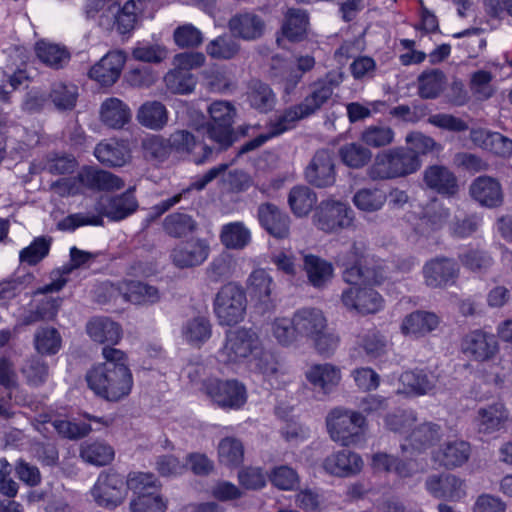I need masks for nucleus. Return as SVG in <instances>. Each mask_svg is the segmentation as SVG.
<instances>
[{
    "mask_svg": "<svg viewBox=\"0 0 512 512\" xmlns=\"http://www.w3.org/2000/svg\"><path fill=\"white\" fill-rule=\"evenodd\" d=\"M249 105L261 113L271 111L276 104V97L270 86L260 80H251L247 90Z\"/></svg>",
    "mask_w": 512,
    "mask_h": 512,
    "instance_id": "obj_39",
    "label": "nucleus"
},
{
    "mask_svg": "<svg viewBox=\"0 0 512 512\" xmlns=\"http://www.w3.org/2000/svg\"><path fill=\"white\" fill-rule=\"evenodd\" d=\"M125 62L123 51H110L91 67L88 75L102 86H111L119 79Z\"/></svg>",
    "mask_w": 512,
    "mask_h": 512,
    "instance_id": "obj_20",
    "label": "nucleus"
},
{
    "mask_svg": "<svg viewBox=\"0 0 512 512\" xmlns=\"http://www.w3.org/2000/svg\"><path fill=\"white\" fill-rule=\"evenodd\" d=\"M201 390L222 409L238 410L247 401L246 387L237 379L209 377L203 380Z\"/></svg>",
    "mask_w": 512,
    "mask_h": 512,
    "instance_id": "obj_8",
    "label": "nucleus"
},
{
    "mask_svg": "<svg viewBox=\"0 0 512 512\" xmlns=\"http://www.w3.org/2000/svg\"><path fill=\"white\" fill-rule=\"evenodd\" d=\"M210 121L206 124V132L213 142L218 144L219 151L227 150L237 141L233 129L236 108L224 100L214 101L208 108Z\"/></svg>",
    "mask_w": 512,
    "mask_h": 512,
    "instance_id": "obj_6",
    "label": "nucleus"
},
{
    "mask_svg": "<svg viewBox=\"0 0 512 512\" xmlns=\"http://www.w3.org/2000/svg\"><path fill=\"white\" fill-rule=\"evenodd\" d=\"M341 301L348 310H354L360 314H373L382 308L381 295L372 288H361L353 285L344 289Z\"/></svg>",
    "mask_w": 512,
    "mask_h": 512,
    "instance_id": "obj_15",
    "label": "nucleus"
},
{
    "mask_svg": "<svg viewBox=\"0 0 512 512\" xmlns=\"http://www.w3.org/2000/svg\"><path fill=\"white\" fill-rule=\"evenodd\" d=\"M309 118L299 104L284 109L273 121L269 123L268 131L272 138L277 137L296 127L297 123Z\"/></svg>",
    "mask_w": 512,
    "mask_h": 512,
    "instance_id": "obj_44",
    "label": "nucleus"
},
{
    "mask_svg": "<svg viewBox=\"0 0 512 512\" xmlns=\"http://www.w3.org/2000/svg\"><path fill=\"white\" fill-rule=\"evenodd\" d=\"M336 166L328 149H319L305 168V180L316 188L332 187L336 182Z\"/></svg>",
    "mask_w": 512,
    "mask_h": 512,
    "instance_id": "obj_12",
    "label": "nucleus"
},
{
    "mask_svg": "<svg viewBox=\"0 0 512 512\" xmlns=\"http://www.w3.org/2000/svg\"><path fill=\"white\" fill-rule=\"evenodd\" d=\"M338 152L343 164L352 169L363 168L372 158V152L356 142L342 145Z\"/></svg>",
    "mask_w": 512,
    "mask_h": 512,
    "instance_id": "obj_49",
    "label": "nucleus"
},
{
    "mask_svg": "<svg viewBox=\"0 0 512 512\" xmlns=\"http://www.w3.org/2000/svg\"><path fill=\"white\" fill-rule=\"evenodd\" d=\"M235 262L229 253L223 252L213 258L206 268L209 282L219 283L229 279L234 272Z\"/></svg>",
    "mask_w": 512,
    "mask_h": 512,
    "instance_id": "obj_56",
    "label": "nucleus"
},
{
    "mask_svg": "<svg viewBox=\"0 0 512 512\" xmlns=\"http://www.w3.org/2000/svg\"><path fill=\"white\" fill-rule=\"evenodd\" d=\"M162 228L169 237L181 239L194 234L198 229V223L192 215L177 211L164 218Z\"/></svg>",
    "mask_w": 512,
    "mask_h": 512,
    "instance_id": "obj_34",
    "label": "nucleus"
},
{
    "mask_svg": "<svg viewBox=\"0 0 512 512\" xmlns=\"http://www.w3.org/2000/svg\"><path fill=\"white\" fill-rule=\"evenodd\" d=\"M100 119L109 128L121 129L130 121L131 111L122 100L107 98L101 104Z\"/></svg>",
    "mask_w": 512,
    "mask_h": 512,
    "instance_id": "obj_31",
    "label": "nucleus"
},
{
    "mask_svg": "<svg viewBox=\"0 0 512 512\" xmlns=\"http://www.w3.org/2000/svg\"><path fill=\"white\" fill-rule=\"evenodd\" d=\"M326 425L332 440L349 446L362 440L367 424L362 413L335 408L327 415Z\"/></svg>",
    "mask_w": 512,
    "mask_h": 512,
    "instance_id": "obj_5",
    "label": "nucleus"
},
{
    "mask_svg": "<svg viewBox=\"0 0 512 512\" xmlns=\"http://www.w3.org/2000/svg\"><path fill=\"white\" fill-rule=\"evenodd\" d=\"M312 219L317 229L327 234H335L352 227L355 215L347 203L327 199L316 206Z\"/></svg>",
    "mask_w": 512,
    "mask_h": 512,
    "instance_id": "obj_9",
    "label": "nucleus"
},
{
    "mask_svg": "<svg viewBox=\"0 0 512 512\" xmlns=\"http://www.w3.org/2000/svg\"><path fill=\"white\" fill-rule=\"evenodd\" d=\"M309 16L305 10L290 8L282 25L283 35L291 42L302 41L307 32Z\"/></svg>",
    "mask_w": 512,
    "mask_h": 512,
    "instance_id": "obj_41",
    "label": "nucleus"
},
{
    "mask_svg": "<svg viewBox=\"0 0 512 512\" xmlns=\"http://www.w3.org/2000/svg\"><path fill=\"white\" fill-rule=\"evenodd\" d=\"M86 331L98 343L116 344L121 339L122 330L118 323L107 317H94L88 321Z\"/></svg>",
    "mask_w": 512,
    "mask_h": 512,
    "instance_id": "obj_33",
    "label": "nucleus"
},
{
    "mask_svg": "<svg viewBox=\"0 0 512 512\" xmlns=\"http://www.w3.org/2000/svg\"><path fill=\"white\" fill-rule=\"evenodd\" d=\"M210 246L206 239L196 238L176 245L170 253L172 263L181 269L192 268L206 261Z\"/></svg>",
    "mask_w": 512,
    "mask_h": 512,
    "instance_id": "obj_16",
    "label": "nucleus"
},
{
    "mask_svg": "<svg viewBox=\"0 0 512 512\" xmlns=\"http://www.w3.org/2000/svg\"><path fill=\"white\" fill-rule=\"evenodd\" d=\"M246 309V291L239 283L228 282L215 294L213 312L221 326H234L243 321Z\"/></svg>",
    "mask_w": 512,
    "mask_h": 512,
    "instance_id": "obj_4",
    "label": "nucleus"
},
{
    "mask_svg": "<svg viewBox=\"0 0 512 512\" xmlns=\"http://www.w3.org/2000/svg\"><path fill=\"white\" fill-rule=\"evenodd\" d=\"M394 131L385 125H370L360 134L363 144L372 148H381L390 145L394 141Z\"/></svg>",
    "mask_w": 512,
    "mask_h": 512,
    "instance_id": "obj_58",
    "label": "nucleus"
},
{
    "mask_svg": "<svg viewBox=\"0 0 512 512\" xmlns=\"http://www.w3.org/2000/svg\"><path fill=\"white\" fill-rule=\"evenodd\" d=\"M53 428L59 436L69 440H78L86 437L91 431V425L86 422H75L65 419H55L52 421Z\"/></svg>",
    "mask_w": 512,
    "mask_h": 512,
    "instance_id": "obj_63",
    "label": "nucleus"
},
{
    "mask_svg": "<svg viewBox=\"0 0 512 512\" xmlns=\"http://www.w3.org/2000/svg\"><path fill=\"white\" fill-rule=\"evenodd\" d=\"M426 185L440 194L454 195L458 190L455 175L446 167L434 165L424 173Z\"/></svg>",
    "mask_w": 512,
    "mask_h": 512,
    "instance_id": "obj_35",
    "label": "nucleus"
},
{
    "mask_svg": "<svg viewBox=\"0 0 512 512\" xmlns=\"http://www.w3.org/2000/svg\"><path fill=\"white\" fill-rule=\"evenodd\" d=\"M94 155L107 167H122L130 157L128 148L117 141L100 142L95 147Z\"/></svg>",
    "mask_w": 512,
    "mask_h": 512,
    "instance_id": "obj_38",
    "label": "nucleus"
},
{
    "mask_svg": "<svg viewBox=\"0 0 512 512\" xmlns=\"http://www.w3.org/2000/svg\"><path fill=\"white\" fill-rule=\"evenodd\" d=\"M268 479L273 486L283 491L294 490L300 482L297 471L287 465L274 467L269 473Z\"/></svg>",
    "mask_w": 512,
    "mask_h": 512,
    "instance_id": "obj_61",
    "label": "nucleus"
},
{
    "mask_svg": "<svg viewBox=\"0 0 512 512\" xmlns=\"http://www.w3.org/2000/svg\"><path fill=\"white\" fill-rule=\"evenodd\" d=\"M90 493L98 506L115 509L127 495L125 479L113 469L101 471Z\"/></svg>",
    "mask_w": 512,
    "mask_h": 512,
    "instance_id": "obj_10",
    "label": "nucleus"
},
{
    "mask_svg": "<svg viewBox=\"0 0 512 512\" xmlns=\"http://www.w3.org/2000/svg\"><path fill=\"white\" fill-rule=\"evenodd\" d=\"M34 347L41 356H52L62 347V337L53 327L38 328L34 334Z\"/></svg>",
    "mask_w": 512,
    "mask_h": 512,
    "instance_id": "obj_46",
    "label": "nucleus"
},
{
    "mask_svg": "<svg viewBox=\"0 0 512 512\" xmlns=\"http://www.w3.org/2000/svg\"><path fill=\"white\" fill-rule=\"evenodd\" d=\"M333 259L338 267L344 268L343 280L350 285H359L361 268L366 264L367 259L365 244L354 241L349 247L342 246Z\"/></svg>",
    "mask_w": 512,
    "mask_h": 512,
    "instance_id": "obj_13",
    "label": "nucleus"
},
{
    "mask_svg": "<svg viewBox=\"0 0 512 512\" xmlns=\"http://www.w3.org/2000/svg\"><path fill=\"white\" fill-rule=\"evenodd\" d=\"M137 121L151 130H161L168 123V111L160 101H147L143 103L136 115Z\"/></svg>",
    "mask_w": 512,
    "mask_h": 512,
    "instance_id": "obj_36",
    "label": "nucleus"
},
{
    "mask_svg": "<svg viewBox=\"0 0 512 512\" xmlns=\"http://www.w3.org/2000/svg\"><path fill=\"white\" fill-rule=\"evenodd\" d=\"M79 181L85 187L97 191H112L124 188L125 182L111 172L85 167L79 174Z\"/></svg>",
    "mask_w": 512,
    "mask_h": 512,
    "instance_id": "obj_29",
    "label": "nucleus"
},
{
    "mask_svg": "<svg viewBox=\"0 0 512 512\" xmlns=\"http://www.w3.org/2000/svg\"><path fill=\"white\" fill-rule=\"evenodd\" d=\"M183 337L193 345L206 342L212 334V326L208 318L198 316L188 320L182 328Z\"/></svg>",
    "mask_w": 512,
    "mask_h": 512,
    "instance_id": "obj_50",
    "label": "nucleus"
},
{
    "mask_svg": "<svg viewBox=\"0 0 512 512\" xmlns=\"http://www.w3.org/2000/svg\"><path fill=\"white\" fill-rule=\"evenodd\" d=\"M107 289L111 294H120L126 301L135 305H154L161 299V293L156 286L139 280L126 281L119 288L110 285Z\"/></svg>",
    "mask_w": 512,
    "mask_h": 512,
    "instance_id": "obj_21",
    "label": "nucleus"
},
{
    "mask_svg": "<svg viewBox=\"0 0 512 512\" xmlns=\"http://www.w3.org/2000/svg\"><path fill=\"white\" fill-rule=\"evenodd\" d=\"M21 372L29 385L38 387L46 382L49 367L40 356L34 355L25 361Z\"/></svg>",
    "mask_w": 512,
    "mask_h": 512,
    "instance_id": "obj_59",
    "label": "nucleus"
},
{
    "mask_svg": "<svg viewBox=\"0 0 512 512\" xmlns=\"http://www.w3.org/2000/svg\"><path fill=\"white\" fill-rule=\"evenodd\" d=\"M53 239L51 236H39L34 238L29 246L23 248L19 253L21 263L35 266L48 256Z\"/></svg>",
    "mask_w": 512,
    "mask_h": 512,
    "instance_id": "obj_51",
    "label": "nucleus"
},
{
    "mask_svg": "<svg viewBox=\"0 0 512 512\" xmlns=\"http://www.w3.org/2000/svg\"><path fill=\"white\" fill-rule=\"evenodd\" d=\"M470 139L479 148L496 156L507 158L512 155V140L499 132L476 128L471 130Z\"/></svg>",
    "mask_w": 512,
    "mask_h": 512,
    "instance_id": "obj_24",
    "label": "nucleus"
},
{
    "mask_svg": "<svg viewBox=\"0 0 512 512\" xmlns=\"http://www.w3.org/2000/svg\"><path fill=\"white\" fill-rule=\"evenodd\" d=\"M416 170V150L410 147H395L378 153L367 169L373 180H388L402 177Z\"/></svg>",
    "mask_w": 512,
    "mask_h": 512,
    "instance_id": "obj_3",
    "label": "nucleus"
},
{
    "mask_svg": "<svg viewBox=\"0 0 512 512\" xmlns=\"http://www.w3.org/2000/svg\"><path fill=\"white\" fill-rule=\"evenodd\" d=\"M343 79L341 71L331 70L308 85L306 96L298 103L308 117L319 112L331 100L335 89L340 86Z\"/></svg>",
    "mask_w": 512,
    "mask_h": 512,
    "instance_id": "obj_11",
    "label": "nucleus"
},
{
    "mask_svg": "<svg viewBox=\"0 0 512 512\" xmlns=\"http://www.w3.org/2000/svg\"><path fill=\"white\" fill-rule=\"evenodd\" d=\"M227 27L237 39L256 41L265 34L266 22L254 11H241L229 19Z\"/></svg>",
    "mask_w": 512,
    "mask_h": 512,
    "instance_id": "obj_14",
    "label": "nucleus"
},
{
    "mask_svg": "<svg viewBox=\"0 0 512 512\" xmlns=\"http://www.w3.org/2000/svg\"><path fill=\"white\" fill-rule=\"evenodd\" d=\"M470 194L482 206L495 208L502 205L504 195L500 182L490 176H479L470 185Z\"/></svg>",
    "mask_w": 512,
    "mask_h": 512,
    "instance_id": "obj_25",
    "label": "nucleus"
},
{
    "mask_svg": "<svg viewBox=\"0 0 512 512\" xmlns=\"http://www.w3.org/2000/svg\"><path fill=\"white\" fill-rule=\"evenodd\" d=\"M425 283L433 288L454 284L459 276V265L451 258L436 257L422 269Z\"/></svg>",
    "mask_w": 512,
    "mask_h": 512,
    "instance_id": "obj_18",
    "label": "nucleus"
},
{
    "mask_svg": "<svg viewBox=\"0 0 512 512\" xmlns=\"http://www.w3.org/2000/svg\"><path fill=\"white\" fill-rule=\"evenodd\" d=\"M167 502L158 493L137 495L130 502L131 512H165Z\"/></svg>",
    "mask_w": 512,
    "mask_h": 512,
    "instance_id": "obj_64",
    "label": "nucleus"
},
{
    "mask_svg": "<svg viewBox=\"0 0 512 512\" xmlns=\"http://www.w3.org/2000/svg\"><path fill=\"white\" fill-rule=\"evenodd\" d=\"M173 40L181 49L198 48L204 41V35L193 24L185 23L174 29Z\"/></svg>",
    "mask_w": 512,
    "mask_h": 512,
    "instance_id": "obj_60",
    "label": "nucleus"
},
{
    "mask_svg": "<svg viewBox=\"0 0 512 512\" xmlns=\"http://www.w3.org/2000/svg\"><path fill=\"white\" fill-rule=\"evenodd\" d=\"M479 430L493 433L505 427L508 411L502 403H495L478 410Z\"/></svg>",
    "mask_w": 512,
    "mask_h": 512,
    "instance_id": "obj_42",
    "label": "nucleus"
},
{
    "mask_svg": "<svg viewBox=\"0 0 512 512\" xmlns=\"http://www.w3.org/2000/svg\"><path fill=\"white\" fill-rule=\"evenodd\" d=\"M105 362L86 374L88 387L99 397L118 402L127 397L133 387V375L125 352L111 346L102 349Z\"/></svg>",
    "mask_w": 512,
    "mask_h": 512,
    "instance_id": "obj_1",
    "label": "nucleus"
},
{
    "mask_svg": "<svg viewBox=\"0 0 512 512\" xmlns=\"http://www.w3.org/2000/svg\"><path fill=\"white\" fill-rule=\"evenodd\" d=\"M363 461L360 455L350 450H341L325 458L323 467L329 474L338 477L356 475L362 469Z\"/></svg>",
    "mask_w": 512,
    "mask_h": 512,
    "instance_id": "obj_26",
    "label": "nucleus"
},
{
    "mask_svg": "<svg viewBox=\"0 0 512 512\" xmlns=\"http://www.w3.org/2000/svg\"><path fill=\"white\" fill-rule=\"evenodd\" d=\"M461 349L464 354L477 361H486L497 353L498 343L493 334L475 330L464 336Z\"/></svg>",
    "mask_w": 512,
    "mask_h": 512,
    "instance_id": "obj_22",
    "label": "nucleus"
},
{
    "mask_svg": "<svg viewBox=\"0 0 512 512\" xmlns=\"http://www.w3.org/2000/svg\"><path fill=\"white\" fill-rule=\"evenodd\" d=\"M303 269L306 272L309 284L318 289L326 286L332 279L334 272L331 262L313 254L304 256Z\"/></svg>",
    "mask_w": 512,
    "mask_h": 512,
    "instance_id": "obj_32",
    "label": "nucleus"
},
{
    "mask_svg": "<svg viewBox=\"0 0 512 512\" xmlns=\"http://www.w3.org/2000/svg\"><path fill=\"white\" fill-rule=\"evenodd\" d=\"M126 489L136 496L141 494H155L160 492L161 482L150 472H130L125 480Z\"/></svg>",
    "mask_w": 512,
    "mask_h": 512,
    "instance_id": "obj_48",
    "label": "nucleus"
},
{
    "mask_svg": "<svg viewBox=\"0 0 512 512\" xmlns=\"http://www.w3.org/2000/svg\"><path fill=\"white\" fill-rule=\"evenodd\" d=\"M142 11L140 0H128L118 11L115 17V27L120 34H128L134 30L138 15Z\"/></svg>",
    "mask_w": 512,
    "mask_h": 512,
    "instance_id": "obj_53",
    "label": "nucleus"
},
{
    "mask_svg": "<svg viewBox=\"0 0 512 512\" xmlns=\"http://www.w3.org/2000/svg\"><path fill=\"white\" fill-rule=\"evenodd\" d=\"M386 201L385 193L380 189L363 188L353 197L355 206L366 212H374L382 208Z\"/></svg>",
    "mask_w": 512,
    "mask_h": 512,
    "instance_id": "obj_62",
    "label": "nucleus"
},
{
    "mask_svg": "<svg viewBox=\"0 0 512 512\" xmlns=\"http://www.w3.org/2000/svg\"><path fill=\"white\" fill-rule=\"evenodd\" d=\"M134 191L135 188L131 187L121 194L108 197L103 205L102 215L71 214L58 222L57 227L62 231H74L84 225L102 226L104 223L102 216L116 222L124 220L135 213L139 207Z\"/></svg>",
    "mask_w": 512,
    "mask_h": 512,
    "instance_id": "obj_2",
    "label": "nucleus"
},
{
    "mask_svg": "<svg viewBox=\"0 0 512 512\" xmlns=\"http://www.w3.org/2000/svg\"><path fill=\"white\" fill-rule=\"evenodd\" d=\"M171 152L192 156V161L201 165L210 160L213 148L205 143L197 142L195 136L187 130H176L169 136Z\"/></svg>",
    "mask_w": 512,
    "mask_h": 512,
    "instance_id": "obj_17",
    "label": "nucleus"
},
{
    "mask_svg": "<svg viewBox=\"0 0 512 512\" xmlns=\"http://www.w3.org/2000/svg\"><path fill=\"white\" fill-rule=\"evenodd\" d=\"M471 454V446L464 440H453L443 444L434 458L443 467L453 469L464 465Z\"/></svg>",
    "mask_w": 512,
    "mask_h": 512,
    "instance_id": "obj_30",
    "label": "nucleus"
},
{
    "mask_svg": "<svg viewBox=\"0 0 512 512\" xmlns=\"http://www.w3.org/2000/svg\"><path fill=\"white\" fill-rule=\"evenodd\" d=\"M220 240L226 248L242 249L250 242V232L241 222L229 223L222 227Z\"/></svg>",
    "mask_w": 512,
    "mask_h": 512,
    "instance_id": "obj_54",
    "label": "nucleus"
},
{
    "mask_svg": "<svg viewBox=\"0 0 512 512\" xmlns=\"http://www.w3.org/2000/svg\"><path fill=\"white\" fill-rule=\"evenodd\" d=\"M294 325L300 337L310 340L318 335L323 329H326L327 319L322 310L313 307L298 309L293 314Z\"/></svg>",
    "mask_w": 512,
    "mask_h": 512,
    "instance_id": "obj_27",
    "label": "nucleus"
},
{
    "mask_svg": "<svg viewBox=\"0 0 512 512\" xmlns=\"http://www.w3.org/2000/svg\"><path fill=\"white\" fill-rule=\"evenodd\" d=\"M228 168L227 164H219L217 166L209 169L204 175H202L199 179L191 184L190 187L183 189L181 192L173 195L170 198L160 201L158 204L154 205L151 208V219H157L162 216L164 213L169 211L172 207L180 203V201L190 193L192 189L202 190L206 187L207 184L212 182L218 176L223 174Z\"/></svg>",
    "mask_w": 512,
    "mask_h": 512,
    "instance_id": "obj_23",
    "label": "nucleus"
},
{
    "mask_svg": "<svg viewBox=\"0 0 512 512\" xmlns=\"http://www.w3.org/2000/svg\"><path fill=\"white\" fill-rule=\"evenodd\" d=\"M260 338L251 328L238 327L225 332L223 346L219 350L220 360L225 364H236L256 355L260 350Z\"/></svg>",
    "mask_w": 512,
    "mask_h": 512,
    "instance_id": "obj_7",
    "label": "nucleus"
},
{
    "mask_svg": "<svg viewBox=\"0 0 512 512\" xmlns=\"http://www.w3.org/2000/svg\"><path fill=\"white\" fill-rule=\"evenodd\" d=\"M261 227L276 239H286L290 234V217L273 203H262L257 210Z\"/></svg>",
    "mask_w": 512,
    "mask_h": 512,
    "instance_id": "obj_19",
    "label": "nucleus"
},
{
    "mask_svg": "<svg viewBox=\"0 0 512 512\" xmlns=\"http://www.w3.org/2000/svg\"><path fill=\"white\" fill-rule=\"evenodd\" d=\"M49 98L59 111L72 110L76 106L78 87L74 84L56 83L51 88Z\"/></svg>",
    "mask_w": 512,
    "mask_h": 512,
    "instance_id": "obj_57",
    "label": "nucleus"
},
{
    "mask_svg": "<svg viewBox=\"0 0 512 512\" xmlns=\"http://www.w3.org/2000/svg\"><path fill=\"white\" fill-rule=\"evenodd\" d=\"M35 52L39 60L53 69H61L70 61V52L57 44L39 41L36 43Z\"/></svg>",
    "mask_w": 512,
    "mask_h": 512,
    "instance_id": "obj_43",
    "label": "nucleus"
},
{
    "mask_svg": "<svg viewBox=\"0 0 512 512\" xmlns=\"http://www.w3.org/2000/svg\"><path fill=\"white\" fill-rule=\"evenodd\" d=\"M115 456L112 446L104 441H84L80 445V457L89 464L105 466L110 464Z\"/></svg>",
    "mask_w": 512,
    "mask_h": 512,
    "instance_id": "obj_40",
    "label": "nucleus"
},
{
    "mask_svg": "<svg viewBox=\"0 0 512 512\" xmlns=\"http://www.w3.org/2000/svg\"><path fill=\"white\" fill-rule=\"evenodd\" d=\"M446 78L439 69L423 72L418 77V93L422 98L433 99L444 89Z\"/></svg>",
    "mask_w": 512,
    "mask_h": 512,
    "instance_id": "obj_52",
    "label": "nucleus"
},
{
    "mask_svg": "<svg viewBox=\"0 0 512 512\" xmlns=\"http://www.w3.org/2000/svg\"><path fill=\"white\" fill-rule=\"evenodd\" d=\"M219 461L228 466H239L244 459L243 443L234 437L223 438L218 445Z\"/></svg>",
    "mask_w": 512,
    "mask_h": 512,
    "instance_id": "obj_55",
    "label": "nucleus"
},
{
    "mask_svg": "<svg viewBox=\"0 0 512 512\" xmlns=\"http://www.w3.org/2000/svg\"><path fill=\"white\" fill-rule=\"evenodd\" d=\"M241 45L231 33H224L209 41L205 47L206 54L213 60L228 61L236 58Z\"/></svg>",
    "mask_w": 512,
    "mask_h": 512,
    "instance_id": "obj_37",
    "label": "nucleus"
},
{
    "mask_svg": "<svg viewBox=\"0 0 512 512\" xmlns=\"http://www.w3.org/2000/svg\"><path fill=\"white\" fill-rule=\"evenodd\" d=\"M305 375L314 389L323 394H329L341 380L340 369L330 363L314 364Z\"/></svg>",
    "mask_w": 512,
    "mask_h": 512,
    "instance_id": "obj_28",
    "label": "nucleus"
},
{
    "mask_svg": "<svg viewBox=\"0 0 512 512\" xmlns=\"http://www.w3.org/2000/svg\"><path fill=\"white\" fill-rule=\"evenodd\" d=\"M317 202L316 193L307 186H295L288 195V204L293 214L304 217L309 214Z\"/></svg>",
    "mask_w": 512,
    "mask_h": 512,
    "instance_id": "obj_45",
    "label": "nucleus"
},
{
    "mask_svg": "<svg viewBox=\"0 0 512 512\" xmlns=\"http://www.w3.org/2000/svg\"><path fill=\"white\" fill-rule=\"evenodd\" d=\"M272 286V277L264 269L254 270L247 280V288L251 297L256 298L263 304L270 301Z\"/></svg>",
    "mask_w": 512,
    "mask_h": 512,
    "instance_id": "obj_47",
    "label": "nucleus"
}]
</instances>
